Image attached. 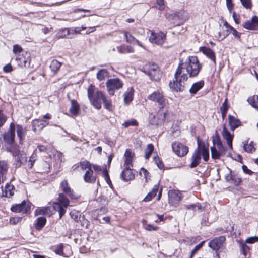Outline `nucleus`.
<instances>
[{
    "mask_svg": "<svg viewBox=\"0 0 258 258\" xmlns=\"http://www.w3.org/2000/svg\"><path fill=\"white\" fill-rule=\"evenodd\" d=\"M202 66L199 63L198 58L196 56H189L184 63L179 64L177 68V73L181 74L183 80L188 79V75L190 77L197 76L199 73Z\"/></svg>",
    "mask_w": 258,
    "mask_h": 258,
    "instance_id": "obj_1",
    "label": "nucleus"
},
{
    "mask_svg": "<svg viewBox=\"0 0 258 258\" xmlns=\"http://www.w3.org/2000/svg\"><path fill=\"white\" fill-rule=\"evenodd\" d=\"M201 156L205 162H207L209 160V148L204 143L201 145L198 143V146L191 156L189 167L191 168L197 167L201 163Z\"/></svg>",
    "mask_w": 258,
    "mask_h": 258,
    "instance_id": "obj_2",
    "label": "nucleus"
},
{
    "mask_svg": "<svg viewBox=\"0 0 258 258\" xmlns=\"http://www.w3.org/2000/svg\"><path fill=\"white\" fill-rule=\"evenodd\" d=\"M95 87L92 85H90L88 90V96L92 104L97 109L101 107V101L105 99V96L101 91L95 92Z\"/></svg>",
    "mask_w": 258,
    "mask_h": 258,
    "instance_id": "obj_3",
    "label": "nucleus"
},
{
    "mask_svg": "<svg viewBox=\"0 0 258 258\" xmlns=\"http://www.w3.org/2000/svg\"><path fill=\"white\" fill-rule=\"evenodd\" d=\"M69 199L63 194H60L57 199V202L53 204V209L55 211H58L59 218H61L66 213V209L69 205Z\"/></svg>",
    "mask_w": 258,
    "mask_h": 258,
    "instance_id": "obj_4",
    "label": "nucleus"
},
{
    "mask_svg": "<svg viewBox=\"0 0 258 258\" xmlns=\"http://www.w3.org/2000/svg\"><path fill=\"white\" fill-rule=\"evenodd\" d=\"M148 99L157 103L159 108L162 109L168 103V100L165 98L163 92L159 90L153 92L148 96Z\"/></svg>",
    "mask_w": 258,
    "mask_h": 258,
    "instance_id": "obj_5",
    "label": "nucleus"
},
{
    "mask_svg": "<svg viewBox=\"0 0 258 258\" xmlns=\"http://www.w3.org/2000/svg\"><path fill=\"white\" fill-rule=\"evenodd\" d=\"M11 153L14 157V165L16 168H19L26 163L27 157L24 151H21L15 148L12 149Z\"/></svg>",
    "mask_w": 258,
    "mask_h": 258,
    "instance_id": "obj_6",
    "label": "nucleus"
},
{
    "mask_svg": "<svg viewBox=\"0 0 258 258\" xmlns=\"http://www.w3.org/2000/svg\"><path fill=\"white\" fill-rule=\"evenodd\" d=\"M143 69L144 72L150 77L151 80L157 81L160 79L161 73L156 64H147L144 67Z\"/></svg>",
    "mask_w": 258,
    "mask_h": 258,
    "instance_id": "obj_7",
    "label": "nucleus"
},
{
    "mask_svg": "<svg viewBox=\"0 0 258 258\" xmlns=\"http://www.w3.org/2000/svg\"><path fill=\"white\" fill-rule=\"evenodd\" d=\"M106 86L109 94L111 95H113L116 90L122 88L123 83L119 78L110 79L107 81Z\"/></svg>",
    "mask_w": 258,
    "mask_h": 258,
    "instance_id": "obj_8",
    "label": "nucleus"
},
{
    "mask_svg": "<svg viewBox=\"0 0 258 258\" xmlns=\"http://www.w3.org/2000/svg\"><path fill=\"white\" fill-rule=\"evenodd\" d=\"M181 74L180 73H177V70L175 73V79L173 82H171L169 83L170 88L174 91L176 92H181L183 91L184 89L185 83L184 82L186 80H183L181 77Z\"/></svg>",
    "mask_w": 258,
    "mask_h": 258,
    "instance_id": "obj_9",
    "label": "nucleus"
},
{
    "mask_svg": "<svg viewBox=\"0 0 258 258\" xmlns=\"http://www.w3.org/2000/svg\"><path fill=\"white\" fill-rule=\"evenodd\" d=\"M166 114V112H162L160 111L155 115L151 114L149 117V121L152 125H161L165 120Z\"/></svg>",
    "mask_w": 258,
    "mask_h": 258,
    "instance_id": "obj_10",
    "label": "nucleus"
},
{
    "mask_svg": "<svg viewBox=\"0 0 258 258\" xmlns=\"http://www.w3.org/2000/svg\"><path fill=\"white\" fill-rule=\"evenodd\" d=\"M173 152L178 156L183 157L188 152V148L179 142H174L172 144Z\"/></svg>",
    "mask_w": 258,
    "mask_h": 258,
    "instance_id": "obj_11",
    "label": "nucleus"
},
{
    "mask_svg": "<svg viewBox=\"0 0 258 258\" xmlns=\"http://www.w3.org/2000/svg\"><path fill=\"white\" fill-rule=\"evenodd\" d=\"M225 241V237L224 236H221L216 237L210 241L208 245L209 247L217 252L219 249L222 248V247L224 246Z\"/></svg>",
    "mask_w": 258,
    "mask_h": 258,
    "instance_id": "obj_12",
    "label": "nucleus"
},
{
    "mask_svg": "<svg viewBox=\"0 0 258 258\" xmlns=\"http://www.w3.org/2000/svg\"><path fill=\"white\" fill-rule=\"evenodd\" d=\"M165 38V35L162 32H152L149 39L152 43L162 45L164 42Z\"/></svg>",
    "mask_w": 258,
    "mask_h": 258,
    "instance_id": "obj_13",
    "label": "nucleus"
},
{
    "mask_svg": "<svg viewBox=\"0 0 258 258\" xmlns=\"http://www.w3.org/2000/svg\"><path fill=\"white\" fill-rule=\"evenodd\" d=\"M15 136V124L11 123L8 131L3 135L4 141L8 144H12L14 141Z\"/></svg>",
    "mask_w": 258,
    "mask_h": 258,
    "instance_id": "obj_14",
    "label": "nucleus"
},
{
    "mask_svg": "<svg viewBox=\"0 0 258 258\" xmlns=\"http://www.w3.org/2000/svg\"><path fill=\"white\" fill-rule=\"evenodd\" d=\"M169 203L176 206L181 200V194L178 190H170L168 192Z\"/></svg>",
    "mask_w": 258,
    "mask_h": 258,
    "instance_id": "obj_15",
    "label": "nucleus"
},
{
    "mask_svg": "<svg viewBox=\"0 0 258 258\" xmlns=\"http://www.w3.org/2000/svg\"><path fill=\"white\" fill-rule=\"evenodd\" d=\"M30 207L29 203H27L26 202L23 201L21 204L13 206L11 208V210L15 212L27 213L30 210Z\"/></svg>",
    "mask_w": 258,
    "mask_h": 258,
    "instance_id": "obj_16",
    "label": "nucleus"
},
{
    "mask_svg": "<svg viewBox=\"0 0 258 258\" xmlns=\"http://www.w3.org/2000/svg\"><path fill=\"white\" fill-rule=\"evenodd\" d=\"M16 61L18 64L21 67H29L30 65L31 57L30 54L27 52L25 55H18L16 57Z\"/></svg>",
    "mask_w": 258,
    "mask_h": 258,
    "instance_id": "obj_17",
    "label": "nucleus"
},
{
    "mask_svg": "<svg viewBox=\"0 0 258 258\" xmlns=\"http://www.w3.org/2000/svg\"><path fill=\"white\" fill-rule=\"evenodd\" d=\"M61 190L71 199H77L79 197L70 187L67 180H63L60 183Z\"/></svg>",
    "mask_w": 258,
    "mask_h": 258,
    "instance_id": "obj_18",
    "label": "nucleus"
},
{
    "mask_svg": "<svg viewBox=\"0 0 258 258\" xmlns=\"http://www.w3.org/2000/svg\"><path fill=\"white\" fill-rule=\"evenodd\" d=\"M15 187L13 185L7 183L4 187L0 189V195L2 197H10L14 194Z\"/></svg>",
    "mask_w": 258,
    "mask_h": 258,
    "instance_id": "obj_19",
    "label": "nucleus"
},
{
    "mask_svg": "<svg viewBox=\"0 0 258 258\" xmlns=\"http://www.w3.org/2000/svg\"><path fill=\"white\" fill-rule=\"evenodd\" d=\"M48 124V122L47 121L35 119L32 121L33 130L36 133H39Z\"/></svg>",
    "mask_w": 258,
    "mask_h": 258,
    "instance_id": "obj_20",
    "label": "nucleus"
},
{
    "mask_svg": "<svg viewBox=\"0 0 258 258\" xmlns=\"http://www.w3.org/2000/svg\"><path fill=\"white\" fill-rule=\"evenodd\" d=\"M120 177L125 181L133 180L134 178V175L131 169V167L129 166H125L124 169L121 173Z\"/></svg>",
    "mask_w": 258,
    "mask_h": 258,
    "instance_id": "obj_21",
    "label": "nucleus"
},
{
    "mask_svg": "<svg viewBox=\"0 0 258 258\" xmlns=\"http://www.w3.org/2000/svg\"><path fill=\"white\" fill-rule=\"evenodd\" d=\"M222 137L227 141V143L229 147L232 149V141L233 138V135H232L226 128L224 125L223 127L222 132Z\"/></svg>",
    "mask_w": 258,
    "mask_h": 258,
    "instance_id": "obj_22",
    "label": "nucleus"
},
{
    "mask_svg": "<svg viewBox=\"0 0 258 258\" xmlns=\"http://www.w3.org/2000/svg\"><path fill=\"white\" fill-rule=\"evenodd\" d=\"M85 182L89 183H94L96 179V175L92 169L87 170L83 176Z\"/></svg>",
    "mask_w": 258,
    "mask_h": 258,
    "instance_id": "obj_23",
    "label": "nucleus"
},
{
    "mask_svg": "<svg viewBox=\"0 0 258 258\" xmlns=\"http://www.w3.org/2000/svg\"><path fill=\"white\" fill-rule=\"evenodd\" d=\"M53 211H55L53 209V206L51 207H46L41 208H38L35 210V215H46L48 216H51L53 213Z\"/></svg>",
    "mask_w": 258,
    "mask_h": 258,
    "instance_id": "obj_24",
    "label": "nucleus"
},
{
    "mask_svg": "<svg viewBox=\"0 0 258 258\" xmlns=\"http://www.w3.org/2000/svg\"><path fill=\"white\" fill-rule=\"evenodd\" d=\"M123 33L127 43L130 44L137 43L138 45L144 48V47L142 43L136 39L130 33L126 31H124Z\"/></svg>",
    "mask_w": 258,
    "mask_h": 258,
    "instance_id": "obj_25",
    "label": "nucleus"
},
{
    "mask_svg": "<svg viewBox=\"0 0 258 258\" xmlns=\"http://www.w3.org/2000/svg\"><path fill=\"white\" fill-rule=\"evenodd\" d=\"M200 51L202 52L205 55L214 63H216V57L215 53L209 48L201 47L200 48Z\"/></svg>",
    "mask_w": 258,
    "mask_h": 258,
    "instance_id": "obj_26",
    "label": "nucleus"
},
{
    "mask_svg": "<svg viewBox=\"0 0 258 258\" xmlns=\"http://www.w3.org/2000/svg\"><path fill=\"white\" fill-rule=\"evenodd\" d=\"M71 102V105L69 109V112L72 116H76L80 111V106L75 100H72Z\"/></svg>",
    "mask_w": 258,
    "mask_h": 258,
    "instance_id": "obj_27",
    "label": "nucleus"
},
{
    "mask_svg": "<svg viewBox=\"0 0 258 258\" xmlns=\"http://www.w3.org/2000/svg\"><path fill=\"white\" fill-rule=\"evenodd\" d=\"M229 124L231 130L234 131L241 125V121L236 117L229 115L228 116Z\"/></svg>",
    "mask_w": 258,
    "mask_h": 258,
    "instance_id": "obj_28",
    "label": "nucleus"
},
{
    "mask_svg": "<svg viewBox=\"0 0 258 258\" xmlns=\"http://www.w3.org/2000/svg\"><path fill=\"white\" fill-rule=\"evenodd\" d=\"M116 49L119 53L121 54L125 53H132L134 52V49L130 45L125 44L117 46Z\"/></svg>",
    "mask_w": 258,
    "mask_h": 258,
    "instance_id": "obj_29",
    "label": "nucleus"
},
{
    "mask_svg": "<svg viewBox=\"0 0 258 258\" xmlns=\"http://www.w3.org/2000/svg\"><path fill=\"white\" fill-rule=\"evenodd\" d=\"M63 248H64L63 244L62 243L56 246V248L54 250V251L55 253L57 255L62 256L64 257H70L72 254V252L71 249V248L70 247L69 248V252L68 254H66L65 253H64V252L63 251Z\"/></svg>",
    "mask_w": 258,
    "mask_h": 258,
    "instance_id": "obj_30",
    "label": "nucleus"
},
{
    "mask_svg": "<svg viewBox=\"0 0 258 258\" xmlns=\"http://www.w3.org/2000/svg\"><path fill=\"white\" fill-rule=\"evenodd\" d=\"M134 96V89L132 88H130L124 93L123 100L125 104H128L133 99Z\"/></svg>",
    "mask_w": 258,
    "mask_h": 258,
    "instance_id": "obj_31",
    "label": "nucleus"
},
{
    "mask_svg": "<svg viewBox=\"0 0 258 258\" xmlns=\"http://www.w3.org/2000/svg\"><path fill=\"white\" fill-rule=\"evenodd\" d=\"M134 156V153L130 149H127L124 153L125 157V166H132V161Z\"/></svg>",
    "mask_w": 258,
    "mask_h": 258,
    "instance_id": "obj_32",
    "label": "nucleus"
},
{
    "mask_svg": "<svg viewBox=\"0 0 258 258\" xmlns=\"http://www.w3.org/2000/svg\"><path fill=\"white\" fill-rule=\"evenodd\" d=\"M9 166L5 161H0V176L1 178L6 179V175L8 172Z\"/></svg>",
    "mask_w": 258,
    "mask_h": 258,
    "instance_id": "obj_33",
    "label": "nucleus"
},
{
    "mask_svg": "<svg viewBox=\"0 0 258 258\" xmlns=\"http://www.w3.org/2000/svg\"><path fill=\"white\" fill-rule=\"evenodd\" d=\"M204 84V82L203 81H200L194 83L189 89V92L192 94H195L199 90L203 88Z\"/></svg>",
    "mask_w": 258,
    "mask_h": 258,
    "instance_id": "obj_34",
    "label": "nucleus"
},
{
    "mask_svg": "<svg viewBox=\"0 0 258 258\" xmlns=\"http://www.w3.org/2000/svg\"><path fill=\"white\" fill-rule=\"evenodd\" d=\"M159 188V185L156 184L154 186L152 191L148 194V195L144 198L143 201H150L157 194Z\"/></svg>",
    "mask_w": 258,
    "mask_h": 258,
    "instance_id": "obj_35",
    "label": "nucleus"
},
{
    "mask_svg": "<svg viewBox=\"0 0 258 258\" xmlns=\"http://www.w3.org/2000/svg\"><path fill=\"white\" fill-rule=\"evenodd\" d=\"M80 167L82 170H89L92 169L91 164L87 160L80 162L79 164L75 168L76 169L77 168Z\"/></svg>",
    "mask_w": 258,
    "mask_h": 258,
    "instance_id": "obj_36",
    "label": "nucleus"
},
{
    "mask_svg": "<svg viewBox=\"0 0 258 258\" xmlns=\"http://www.w3.org/2000/svg\"><path fill=\"white\" fill-rule=\"evenodd\" d=\"M109 73L106 69H100L96 74V77L99 81L104 80L106 78H108Z\"/></svg>",
    "mask_w": 258,
    "mask_h": 258,
    "instance_id": "obj_37",
    "label": "nucleus"
},
{
    "mask_svg": "<svg viewBox=\"0 0 258 258\" xmlns=\"http://www.w3.org/2000/svg\"><path fill=\"white\" fill-rule=\"evenodd\" d=\"M176 15L179 18V22L178 23L177 25L183 24L187 21L189 18L188 13L185 11L179 12L177 13Z\"/></svg>",
    "mask_w": 258,
    "mask_h": 258,
    "instance_id": "obj_38",
    "label": "nucleus"
},
{
    "mask_svg": "<svg viewBox=\"0 0 258 258\" xmlns=\"http://www.w3.org/2000/svg\"><path fill=\"white\" fill-rule=\"evenodd\" d=\"M17 134L18 137L19 138L20 143H21V142L23 141L24 139L26 134V131L25 129L23 128V127L21 125H17Z\"/></svg>",
    "mask_w": 258,
    "mask_h": 258,
    "instance_id": "obj_39",
    "label": "nucleus"
},
{
    "mask_svg": "<svg viewBox=\"0 0 258 258\" xmlns=\"http://www.w3.org/2000/svg\"><path fill=\"white\" fill-rule=\"evenodd\" d=\"M46 219L44 217H40L37 218L35 224V228L37 230L41 229L45 225Z\"/></svg>",
    "mask_w": 258,
    "mask_h": 258,
    "instance_id": "obj_40",
    "label": "nucleus"
},
{
    "mask_svg": "<svg viewBox=\"0 0 258 258\" xmlns=\"http://www.w3.org/2000/svg\"><path fill=\"white\" fill-rule=\"evenodd\" d=\"M211 151L212 158L214 159H219L221 156L223 155L217 149L215 145L211 147Z\"/></svg>",
    "mask_w": 258,
    "mask_h": 258,
    "instance_id": "obj_41",
    "label": "nucleus"
},
{
    "mask_svg": "<svg viewBox=\"0 0 258 258\" xmlns=\"http://www.w3.org/2000/svg\"><path fill=\"white\" fill-rule=\"evenodd\" d=\"M61 65V63H60L56 60H53L51 64L50 65V68L52 71L54 73L57 72L59 70Z\"/></svg>",
    "mask_w": 258,
    "mask_h": 258,
    "instance_id": "obj_42",
    "label": "nucleus"
},
{
    "mask_svg": "<svg viewBox=\"0 0 258 258\" xmlns=\"http://www.w3.org/2000/svg\"><path fill=\"white\" fill-rule=\"evenodd\" d=\"M70 30L68 28H64L60 30L56 35V38L57 39L62 38L70 34Z\"/></svg>",
    "mask_w": 258,
    "mask_h": 258,
    "instance_id": "obj_43",
    "label": "nucleus"
},
{
    "mask_svg": "<svg viewBox=\"0 0 258 258\" xmlns=\"http://www.w3.org/2000/svg\"><path fill=\"white\" fill-rule=\"evenodd\" d=\"M247 101L253 107L258 110V96L250 97Z\"/></svg>",
    "mask_w": 258,
    "mask_h": 258,
    "instance_id": "obj_44",
    "label": "nucleus"
},
{
    "mask_svg": "<svg viewBox=\"0 0 258 258\" xmlns=\"http://www.w3.org/2000/svg\"><path fill=\"white\" fill-rule=\"evenodd\" d=\"M239 246L241 252L242 254L246 256L249 251V247L246 244L245 242H239Z\"/></svg>",
    "mask_w": 258,
    "mask_h": 258,
    "instance_id": "obj_45",
    "label": "nucleus"
},
{
    "mask_svg": "<svg viewBox=\"0 0 258 258\" xmlns=\"http://www.w3.org/2000/svg\"><path fill=\"white\" fill-rule=\"evenodd\" d=\"M154 146L152 144H149L145 151V158L148 159L154 150Z\"/></svg>",
    "mask_w": 258,
    "mask_h": 258,
    "instance_id": "obj_46",
    "label": "nucleus"
},
{
    "mask_svg": "<svg viewBox=\"0 0 258 258\" xmlns=\"http://www.w3.org/2000/svg\"><path fill=\"white\" fill-rule=\"evenodd\" d=\"M243 26L244 28L248 30H255L253 20L251 21H247L243 24Z\"/></svg>",
    "mask_w": 258,
    "mask_h": 258,
    "instance_id": "obj_47",
    "label": "nucleus"
},
{
    "mask_svg": "<svg viewBox=\"0 0 258 258\" xmlns=\"http://www.w3.org/2000/svg\"><path fill=\"white\" fill-rule=\"evenodd\" d=\"M215 146H216L217 149L220 151V152L222 153L223 154H224L225 153V148L223 146L220 140H217L216 143H214Z\"/></svg>",
    "mask_w": 258,
    "mask_h": 258,
    "instance_id": "obj_48",
    "label": "nucleus"
},
{
    "mask_svg": "<svg viewBox=\"0 0 258 258\" xmlns=\"http://www.w3.org/2000/svg\"><path fill=\"white\" fill-rule=\"evenodd\" d=\"M70 216L76 222H78L80 219V213L78 211H72L70 212Z\"/></svg>",
    "mask_w": 258,
    "mask_h": 258,
    "instance_id": "obj_49",
    "label": "nucleus"
},
{
    "mask_svg": "<svg viewBox=\"0 0 258 258\" xmlns=\"http://www.w3.org/2000/svg\"><path fill=\"white\" fill-rule=\"evenodd\" d=\"M102 102L104 103V107L106 109L111 110L112 108L111 100L107 97H105Z\"/></svg>",
    "mask_w": 258,
    "mask_h": 258,
    "instance_id": "obj_50",
    "label": "nucleus"
},
{
    "mask_svg": "<svg viewBox=\"0 0 258 258\" xmlns=\"http://www.w3.org/2000/svg\"><path fill=\"white\" fill-rule=\"evenodd\" d=\"M186 208L188 210H192L195 211H201V206L199 204L186 205Z\"/></svg>",
    "mask_w": 258,
    "mask_h": 258,
    "instance_id": "obj_51",
    "label": "nucleus"
},
{
    "mask_svg": "<svg viewBox=\"0 0 258 258\" xmlns=\"http://www.w3.org/2000/svg\"><path fill=\"white\" fill-rule=\"evenodd\" d=\"M37 159V156L36 153L35 152H33V154H32V155L30 156L29 160V162L30 163L28 164V166H29L30 168H32V167L34 165V163L36 161Z\"/></svg>",
    "mask_w": 258,
    "mask_h": 258,
    "instance_id": "obj_52",
    "label": "nucleus"
},
{
    "mask_svg": "<svg viewBox=\"0 0 258 258\" xmlns=\"http://www.w3.org/2000/svg\"><path fill=\"white\" fill-rule=\"evenodd\" d=\"M244 149L245 151L249 153H252L255 150L252 142H251L249 144H244Z\"/></svg>",
    "mask_w": 258,
    "mask_h": 258,
    "instance_id": "obj_53",
    "label": "nucleus"
},
{
    "mask_svg": "<svg viewBox=\"0 0 258 258\" xmlns=\"http://www.w3.org/2000/svg\"><path fill=\"white\" fill-rule=\"evenodd\" d=\"M138 125V122L135 119L128 120L124 122L122 125L127 128L130 126H136Z\"/></svg>",
    "mask_w": 258,
    "mask_h": 258,
    "instance_id": "obj_54",
    "label": "nucleus"
},
{
    "mask_svg": "<svg viewBox=\"0 0 258 258\" xmlns=\"http://www.w3.org/2000/svg\"><path fill=\"white\" fill-rule=\"evenodd\" d=\"M224 26H225L226 28V34L224 36V38H225L226 37L228 36L229 34L231 33L232 31L234 28L229 25L226 21L224 23Z\"/></svg>",
    "mask_w": 258,
    "mask_h": 258,
    "instance_id": "obj_55",
    "label": "nucleus"
},
{
    "mask_svg": "<svg viewBox=\"0 0 258 258\" xmlns=\"http://www.w3.org/2000/svg\"><path fill=\"white\" fill-rule=\"evenodd\" d=\"M256 242H258V236H256L248 237L245 240V243L249 244H253Z\"/></svg>",
    "mask_w": 258,
    "mask_h": 258,
    "instance_id": "obj_56",
    "label": "nucleus"
},
{
    "mask_svg": "<svg viewBox=\"0 0 258 258\" xmlns=\"http://www.w3.org/2000/svg\"><path fill=\"white\" fill-rule=\"evenodd\" d=\"M227 99H226L222 103V106L220 108L221 112H227L228 109V106L227 104Z\"/></svg>",
    "mask_w": 258,
    "mask_h": 258,
    "instance_id": "obj_57",
    "label": "nucleus"
},
{
    "mask_svg": "<svg viewBox=\"0 0 258 258\" xmlns=\"http://www.w3.org/2000/svg\"><path fill=\"white\" fill-rule=\"evenodd\" d=\"M154 160L159 169H162L164 167V165L162 161L160 160V158L157 156L154 157Z\"/></svg>",
    "mask_w": 258,
    "mask_h": 258,
    "instance_id": "obj_58",
    "label": "nucleus"
},
{
    "mask_svg": "<svg viewBox=\"0 0 258 258\" xmlns=\"http://www.w3.org/2000/svg\"><path fill=\"white\" fill-rule=\"evenodd\" d=\"M232 181L234 185L237 186L241 182V178L237 175H233L232 177Z\"/></svg>",
    "mask_w": 258,
    "mask_h": 258,
    "instance_id": "obj_59",
    "label": "nucleus"
},
{
    "mask_svg": "<svg viewBox=\"0 0 258 258\" xmlns=\"http://www.w3.org/2000/svg\"><path fill=\"white\" fill-rule=\"evenodd\" d=\"M156 4L157 6H156V7L160 10H162L165 8L164 0H157Z\"/></svg>",
    "mask_w": 258,
    "mask_h": 258,
    "instance_id": "obj_60",
    "label": "nucleus"
},
{
    "mask_svg": "<svg viewBox=\"0 0 258 258\" xmlns=\"http://www.w3.org/2000/svg\"><path fill=\"white\" fill-rule=\"evenodd\" d=\"M242 5L246 9H250L251 7V0H240Z\"/></svg>",
    "mask_w": 258,
    "mask_h": 258,
    "instance_id": "obj_61",
    "label": "nucleus"
},
{
    "mask_svg": "<svg viewBox=\"0 0 258 258\" xmlns=\"http://www.w3.org/2000/svg\"><path fill=\"white\" fill-rule=\"evenodd\" d=\"M7 120V117L5 115L2 110H0V127L2 126Z\"/></svg>",
    "mask_w": 258,
    "mask_h": 258,
    "instance_id": "obj_62",
    "label": "nucleus"
},
{
    "mask_svg": "<svg viewBox=\"0 0 258 258\" xmlns=\"http://www.w3.org/2000/svg\"><path fill=\"white\" fill-rule=\"evenodd\" d=\"M140 174L141 176H143L146 180H147L149 172L147 170L144 168H141L140 171Z\"/></svg>",
    "mask_w": 258,
    "mask_h": 258,
    "instance_id": "obj_63",
    "label": "nucleus"
},
{
    "mask_svg": "<svg viewBox=\"0 0 258 258\" xmlns=\"http://www.w3.org/2000/svg\"><path fill=\"white\" fill-rule=\"evenodd\" d=\"M22 51V48L19 45H14L13 46V51L15 54L20 53Z\"/></svg>",
    "mask_w": 258,
    "mask_h": 258,
    "instance_id": "obj_64",
    "label": "nucleus"
}]
</instances>
